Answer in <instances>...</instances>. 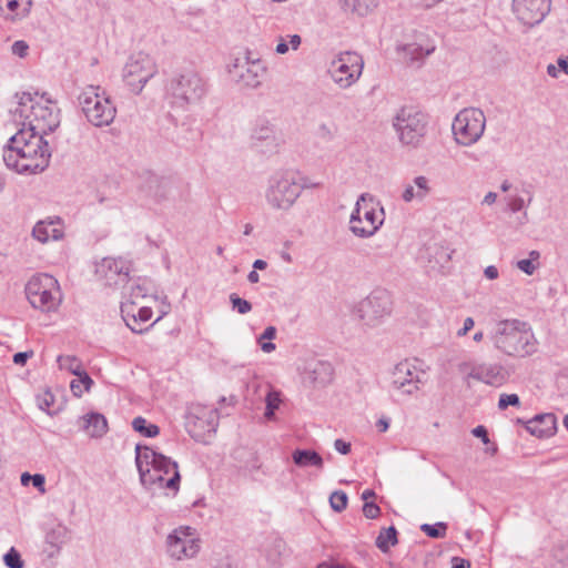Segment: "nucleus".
<instances>
[{"label":"nucleus","mask_w":568,"mask_h":568,"mask_svg":"<svg viewBox=\"0 0 568 568\" xmlns=\"http://www.w3.org/2000/svg\"><path fill=\"white\" fill-rule=\"evenodd\" d=\"M36 92L17 93V106L11 110L12 119L21 129L3 148L6 166L20 174H36L48 168L51 149L44 135L60 124L57 103Z\"/></svg>","instance_id":"obj_1"},{"label":"nucleus","mask_w":568,"mask_h":568,"mask_svg":"<svg viewBox=\"0 0 568 568\" xmlns=\"http://www.w3.org/2000/svg\"><path fill=\"white\" fill-rule=\"evenodd\" d=\"M489 339L495 349L514 358H525L538 349V341L530 324L517 318L497 322Z\"/></svg>","instance_id":"obj_2"},{"label":"nucleus","mask_w":568,"mask_h":568,"mask_svg":"<svg viewBox=\"0 0 568 568\" xmlns=\"http://www.w3.org/2000/svg\"><path fill=\"white\" fill-rule=\"evenodd\" d=\"M135 464L143 486L159 485L178 493L181 476L176 462L149 446L136 445Z\"/></svg>","instance_id":"obj_3"},{"label":"nucleus","mask_w":568,"mask_h":568,"mask_svg":"<svg viewBox=\"0 0 568 568\" xmlns=\"http://www.w3.org/2000/svg\"><path fill=\"white\" fill-rule=\"evenodd\" d=\"M78 102L85 119L94 126H108L115 118L116 108L100 85L84 87Z\"/></svg>","instance_id":"obj_4"},{"label":"nucleus","mask_w":568,"mask_h":568,"mask_svg":"<svg viewBox=\"0 0 568 568\" xmlns=\"http://www.w3.org/2000/svg\"><path fill=\"white\" fill-rule=\"evenodd\" d=\"M303 192L296 176L290 171L273 173L265 187V201L275 211H288Z\"/></svg>","instance_id":"obj_5"},{"label":"nucleus","mask_w":568,"mask_h":568,"mask_svg":"<svg viewBox=\"0 0 568 568\" xmlns=\"http://www.w3.org/2000/svg\"><path fill=\"white\" fill-rule=\"evenodd\" d=\"M168 92L172 103L184 109L199 103L205 97L207 84L199 72L189 69L170 80Z\"/></svg>","instance_id":"obj_6"},{"label":"nucleus","mask_w":568,"mask_h":568,"mask_svg":"<svg viewBox=\"0 0 568 568\" xmlns=\"http://www.w3.org/2000/svg\"><path fill=\"white\" fill-rule=\"evenodd\" d=\"M384 223V209L379 202L368 194H362L349 219V230L355 236L369 237L374 235Z\"/></svg>","instance_id":"obj_7"},{"label":"nucleus","mask_w":568,"mask_h":568,"mask_svg":"<svg viewBox=\"0 0 568 568\" xmlns=\"http://www.w3.org/2000/svg\"><path fill=\"white\" fill-rule=\"evenodd\" d=\"M26 296L33 308L47 313L55 311L62 302L58 281L45 273L34 275L28 281Z\"/></svg>","instance_id":"obj_8"},{"label":"nucleus","mask_w":568,"mask_h":568,"mask_svg":"<svg viewBox=\"0 0 568 568\" xmlns=\"http://www.w3.org/2000/svg\"><path fill=\"white\" fill-rule=\"evenodd\" d=\"M427 115L414 106H403L393 119V126L403 144L417 146L427 132Z\"/></svg>","instance_id":"obj_9"},{"label":"nucleus","mask_w":568,"mask_h":568,"mask_svg":"<svg viewBox=\"0 0 568 568\" xmlns=\"http://www.w3.org/2000/svg\"><path fill=\"white\" fill-rule=\"evenodd\" d=\"M486 128V116L478 108H465L454 118L452 132L457 144L470 146L483 136Z\"/></svg>","instance_id":"obj_10"},{"label":"nucleus","mask_w":568,"mask_h":568,"mask_svg":"<svg viewBox=\"0 0 568 568\" xmlns=\"http://www.w3.org/2000/svg\"><path fill=\"white\" fill-rule=\"evenodd\" d=\"M364 69L363 57L356 52H341L332 62L328 72L341 89H348L355 84Z\"/></svg>","instance_id":"obj_11"},{"label":"nucleus","mask_w":568,"mask_h":568,"mask_svg":"<svg viewBox=\"0 0 568 568\" xmlns=\"http://www.w3.org/2000/svg\"><path fill=\"white\" fill-rule=\"evenodd\" d=\"M219 425V412L212 406L192 404L185 416L187 433L196 440L215 433Z\"/></svg>","instance_id":"obj_12"},{"label":"nucleus","mask_w":568,"mask_h":568,"mask_svg":"<svg viewBox=\"0 0 568 568\" xmlns=\"http://www.w3.org/2000/svg\"><path fill=\"white\" fill-rule=\"evenodd\" d=\"M392 295L385 288H376L359 302L357 313L359 318L368 326H375L382 318L392 312Z\"/></svg>","instance_id":"obj_13"},{"label":"nucleus","mask_w":568,"mask_h":568,"mask_svg":"<svg viewBox=\"0 0 568 568\" xmlns=\"http://www.w3.org/2000/svg\"><path fill=\"white\" fill-rule=\"evenodd\" d=\"M156 73L153 60L143 53L132 55L123 69V80L134 93H140L146 82Z\"/></svg>","instance_id":"obj_14"},{"label":"nucleus","mask_w":568,"mask_h":568,"mask_svg":"<svg viewBox=\"0 0 568 568\" xmlns=\"http://www.w3.org/2000/svg\"><path fill=\"white\" fill-rule=\"evenodd\" d=\"M425 373L416 368L409 361L398 363L392 372V388L403 394L413 395L424 384Z\"/></svg>","instance_id":"obj_15"},{"label":"nucleus","mask_w":568,"mask_h":568,"mask_svg":"<svg viewBox=\"0 0 568 568\" xmlns=\"http://www.w3.org/2000/svg\"><path fill=\"white\" fill-rule=\"evenodd\" d=\"M551 9V0H513L517 20L529 28L541 23Z\"/></svg>","instance_id":"obj_16"},{"label":"nucleus","mask_w":568,"mask_h":568,"mask_svg":"<svg viewBox=\"0 0 568 568\" xmlns=\"http://www.w3.org/2000/svg\"><path fill=\"white\" fill-rule=\"evenodd\" d=\"M166 544L169 555L176 560L192 558L200 550V542L190 527L175 529L168 536Z\"/></svg>","instance_id":"obj_17"},{"label":"nucleus","mask_w":568,"mask_h":568,"mask_svg":"<svg viewBox=\"0 0 568 568\" xmlns=\"http://www.w3.org/2000/svg\"><path fill=\"white\" fill-rule=\"evenodd\" d=\"M435 49L433 41L424 34H418L413 42L397 44L396 52L404 63L419 68Z\"/></svg>","instance_id":"obj_18"},{"label":"nucleus","mask_w":568,"mask_h":568,"mask_svg":"<svg viewBox=\"0 0 568 568\" xmlns=\"http://www.w3.org/2000/svg\"><path fill=\"white\" fill-rule=\"evenodd\" d=\"M229 72L237 83L246 88L256 89L262 83L266 68L260 60L250 61L245 59L244 61L236 60L229 69Z\"/></svg>","instance_id":"obj_19"},{"label":"nucleus","mask_w":568,"mask_h":568,"mask_svg":"<svg viewBox=\"0 0 568 568\" xmlns=\"http://www.w3.org/2000/svg\"><path fill=\"white\" fill-rule=\"evenodd\" d=\"M467 377L479 381L489 386L500 387L508 381L509 373L500 364L483 363L474 365Z\"/></svg>","instance_id":"obj_20"},{"label":"nucleus","mask_w":568,"mask_h":568,"mask_svg":"<svg viewBox=\"0 0 568 568\" xmlns=\"http://www.w3.org/2000/svg\"><path fill=\"white\" fill-rule=\"evenodd\" d=\"M129 265L123 258L106 257L98 267V273L105 277L110 286H120L128 282Z\"/></svg>","instance_id":"obj_21"},{"label":"nucleus","mask_w":568,"mask_h":568,"mask_svg":"<svg viewBox=\"0 0 568 568\" xmlns=\"http://www.w3.org/2000/svg\"><path fill=\"white\" fill-rule=\"evenodd\" d=\"M79 427L90 438H101L108 432V422L104 415L91 412L81 416L78 420Z\"/></svg>","instance_id":"obj_22"},{"label":"nucleus","mask_w":568,"mask_h":568,"mask_svg":"<svg viewBox=\"0 0 568 568\" xmlns=\"http://www.w3.org/2000/svg\"><path fill=\"white\" fill-rule=\"evenodd\" d=\"M32 235L41 243L58 241L63 237L62 222L59 217L39 221L32 230Z\"/></svg>","instance_id":"obj_23"},{"label":"nucleus","mask_w":568,"mask_h":568,"mask_svg":"<svg viewBox=\"0 0 568 568\" xmlns=\"http://www.w3.org/2000/svg\"><path fill=\"white\" fill-rule=\"evenodd\" d=\"M251 141L254 146H266L268 151L276 148V138L273 125L266 120L256 121L251 132Z\"/></svg>","instance_id":"obj_24"},{"label":"nucleus","mask_w":568,"mask_h":568,"mask_svg":"<svg viewBox=\"0 0 568 568\" xmlns=\"http://www.w3.org/2000/svg\"><path fill=\"white\" fill-rule=\"evenodd\" d=\"M306 376L314 386L322 387L333 381L334 368L326 361H314L307 365Z\"/></svg>","instance_id":"obj_25"},{"label":"nucleus","mask_w":568,"mask_h":568,"mask_svg":"<svg viewBox=\"0 0 568 568\" xmlns=\"http://www.w3.org/2000/svg\"><path fill=\"white\" fill-rule=\"evenodd\" d=\"M557 418L554 414H540L527 422L526 429L539 438L549 437L555 434Z\"/></svg>","instance_id":"obj_26"},{"label":"nucleus","mask_w":568,"mask_h":568,"mask_svg":"<svg viewBox=\"0 0 568 568\" xmlns=\"http://www.w3.org/2000/svg\"><path fill=\"white\" fill-rule=\"evenodd\" d=\"M430 193L429 180L426 176H416L413 180V183H407L404 186L402 193V200L405 203H410L413 201L422 202L426 199V196Z\"/></svg>","instance_id":"obj_27"},{"label":"nucleus","mask_w":568,"mask_h":568,"mask_svg":"<svg viewBox=\"0 0 568 568\" xmlns=\"http://www.w3.org/2000/svg\"><path fill=\"white\" fill-rule=\"evenodd\" d=\"M292 460L298 467H316L322 469L324 466L323 457L313 449H295L292 453Z\"/></svg>","instance_id":"obj_28"},{"label":"nucleus","mask_w":568,"mask_h":568,"mask_svg":"<svg viewBox=\"0 0 568 568\" xmlns=\"http://www.w3.org/2000/svg\"><path fill=\"white\" fill-rule=\"evenodd\" d=\"M345 11L359 17L369 14L377 6L376 0H339Z\"/></svg>","instance_id":"obj_29"},{"label":"nucleus","mask_w":568,"mask_h":568,"mask_svg":"<svg viewBox=\"0 0 568 568\" xmlns=\"http://www.w3.org/2000/svg\"><path fill=\"white\" fill-rule=\"evenodd\" d=\"M376 547L382 552H388L390 547L396 546L398 544L397 530L394 526L388 528H383L377 538H376Z\"/></svg>","instance_id":"obj_30"},{"label":"nucleus","mask_w":568,"mask_h":568,"mask_svg":"<svg viewBox=\"0 0 568 568\" xmlns=\"http://www.w3.org/2000/svg\"><path fill=\"white\" fill-rule=\"evenodd\" d=\"M152 310L150 307H140L138 314H133L130 318H125L128 327L133 333H143L144 329L141 327V323H146L152 317Z\"/></svg>","instance_id":"obj_31"},{"label":"nucleus","mask_w":568,"mask_h":568,"mask_svg":"<svg viewBox=\"0 0 568 568\" xmlns=\"http://www.w3.org/2000/svg\"><path fill=\"white\" fill-rule=\"evenodd\" d=\"M78 378L71 381L70 388L74 396L81 397L83 392H89L93 381L90 375L83 369L79 374H75Z\"/></svg>","instance_id":"obj_32"},{"label":"nucleus","mask_w":568,"mask_h":568,"mask_svg":"<svg viewBox=\"0 0 568 568\" xmlns=\"http://www.w3.org/2000/svg\"><path fill=\"white\" fill-rule=\"evenodd\" d=\"M69 539L70 531L63 525H58L51 529L45 537L47 542L57 548H60L62 545L67 544Z\"/></svg>","instance_id":"obj_33"},{"label":"nucleus","mask_w":568,"mask_h":568,"mask_svg":"<svg viewBox=\"0 0 568 568\" xmlns=\"http://www.w3.org/2000/svg\"><path fill=\"white\" fill-rule=\"evenodd\" d=\"M19 0H0V16L4 20L16 22L19 20Z\"/></svg>","instance_id":"obj_34"},{"label":"nucleus","mask_w":568,"mask_h":568,"mask_svg":"<svg viewBox=\"0 0 568 568\" xmlns=\"http://www.w3.org/2000/svg\"><path fill=\"white\" fill-rule=\"evenodd\" d=\"M132 428L149 438L155 437L160 433V428L155 424L148 423V420L141 416L132 420Z\"/></svg>","instance_id":"obj_35"},{"label":"nucleus","mask_w":568,"mask_h":568,"mask_svg":"<svg viewBox=\"0 0 568 568\" xmlns=\"http://www.w3.org/2000/svg\"><path fill=\"white\" fill-rule=\"evenodd\" d=\"M57 362L61 369H65L73 375L84 369L81 361L73 355H59Z\"/></svg>","instance_id":"obj_36"},{"label":"nucleus","mask_w":568,"mask_h":568,"mask_svg":"<svg viewBox=\"0 0 568 568\" xmlns=\"http://www.w3.org/2000/svg\"><path fill=\"white\" fill-rule=\"evenodd\" d=\"M540 257V253L538 251H530L529 258L519 260L516 263V266L527 275H532L538 267V264H535Z\"/></svg>","instance_id":"obj_37"},{"label":"nucleus","mask_w":568,"mask_h":568,"mask_svg":"<svg viewBox=\"0 0 568 568\" xmlns=\"http://www.w3.org/2000/svg\"><path fill=\"white\" fill-rule=\"evenodd\" d=\"M420 530L430 538H444L447 531V524L439 521L434 525L423 524Z\"/></svg>","instance_id":"obj_38"},{"label":"nucleus","mask_w":568,"mask_h":568,"mask_svg":"<svg viewBox=\"0 0 568 568\" xmlns=\"http://www.w3.org/2000/svg\"><path fill=\"white\" fill-rule=\"evenodd\" d=\"M266 409H265V418L273 419L275 415V410L278 408L281 404L280 393L275 390H270L265 397Z\"/></svg>","instance_id":"obj_39"},{"label":"nucleus","mask_w":568,"mask_h":568,"mask_svg":"<svg viewBox=\"0 0 568 568\" xmlns=\"http://www.w3.org/2000/svg\"><path fill=\"white\" fill-rule=\"evenodd\" d=\"M347 495L343 490L333 491L329 496V505L333 510L341 513L347 506Z\"/></svg>","instance_id":"obj_40"},{"label":"nucleus","mask_w":568,"mask_h":568,"mask_svg":"<svg viewBox=\"0 0 568 568\" xmlns=\"http://www.w3.org/2000/svg\"><path fill=\"white\" fill-rule=\"evenodd\" d=\"M4 565L8 568H23L24 562L21 559L20 552L16 548H10V550L3 556Z\"/></svg>","instance_id":"obj_41"},{"label":"nucleus","mask_w":568,"mask_h":568,"mask_svg":"<svg viewBox=\"0 0 568 568\" xmlns=\"http://www.w3.org/2000/svg\"><path fill=\"white\" fill-rule=\"evenodd\" d=\"M230 302L232 303V307L236 310L240 314L244 315L252 311V304L241 298L237 294L232 293L230 295Z\"/></svg>","instance_id":"obj_42"},{"label":"nucleus","mask_w":568,"mask_h":568,"mask_svg":"<svg viewBox=\"0 0 568 568\" xmlns=\"http://www.w3.org/2000/svg\"><path fill=\"white\" fill-rule=\"evenodd\" d=\"M520 400L517 394H501L498 400V408L506 409L508 406H519Z\"/></svg>","instance_id":"obj_43"},{"label":"nucleus","mask_w":568,"mask_h":568,"mask_svg":"<svg viewBox=\"0 0 568 568\" xmlns=\"http://www.w3.org/2000/svg\"><path fill=\"white\" fill-rule=\"evenodd\" d=\"M37 400L40 409L49 412L50 407L54 404V395L50 390H45L38 395Z\"/></svg>","instance_id":"obj_44"},{"label":"nucleus","mask_w":568,"mask_h":568,"mask_svg":"<svg viewBox=\"0 0 568 568\" xmlns=\"http://www.w3.org/2000/svg\"><path fill=\"white\" fill-rule=\"evenodd\" d=\"M363 514L368 519H375L381 514V508L373 501H366L363 506Z\"/></svg>","instance_id":"obj_45"},{"label":"nucleus","mask_w":568,"mask_h":568,"mask_svg":"<svg viewBox=\"0 0 568 568\" xmlns=\"http://www.w3.org/2000/svg\"><path fill=\"white\" fill-rule=\"evenodd\" d=\"M525 205V200L521 196L513 195L508 197V207L513 213L521 211Z\"/></svg>","instance_id":"obj_46"},{"label":"nucleus","mask_w":568,"mask_h":568,"mask_svg":"<svg viewBox=\"0 0 568 568\" xmlns=\"http://www.w3.org/2000/svg\"><path fill=\"white\" fill-rule=\"evenodd\" d=\"M11 50L14 55L24 58L28 54L29 45L27 44L26 41L18 40L13 42Z\"/></svg>","instance_id":"obj_47"},{"label":"nucleus","mask_w":568,"mask_h":568,"mask_svg":"<svg viewBox=\"0 0 568 568\" xmlns=\"http://www.w3.org/2000/svg\"><path fill=\"white\" fill-rule=\"evenodd\" d=\"M32 485L40 491L45 493V478L42 474H34L31 477Z\"/></svg>","instance_id":"obj_48"},{"label":"nucleus","mask_w":568,"mask_h":568,"mask_svg":"<svg viewBox=\"0 0 568 568\" xmlns=\"http://www.w3.org/2000/svg\"><path fill=\"white\" fill-rule=\"evenodd\" d=\"M471 434H473L475 437L480 438V439H481V442H483L484 444H489L488 432H487V429L485 428V426L479 425V426L475 427V428L471 430Z\"/></svg>","instance_id":"obj_49"},{"label":"nucleus","mask_w":568,"mask_h":568,"mask_svg":"<svg viewBox=\"0 0 568 568\" xmlns=\"http://www.w3.org/2000/svg\"><path fill=\"white\" fill-rule=\"evenodd\" d=\"M318 135L324 140H332L335 135V130L327 124H321L318 128Z\"/></svg>","instance_id":"obj_50"},{"label":"nucleus","mask_w":568,"mask_h":568,"mask_svg":"<svg viewBox=\"0 0 568 568\" xmlns=\"http://www.w3.org/2000/svg\"><path fill=\"white\" fill-rule=\"evenodd\" d=\"M33 356V352H19L13 355V363L17 365H24L27 361Z\"/></svg>","instance_id":"obj_51"},{"label":"nucleus","mask_w":568,"mask_h":568,"mask_svg":"<svg viewBox=\"0 0 568 568\" xmlns=\"http://www.w3.org/2000/svg\"><path fill=\"white\" fill-rule=\"evenodd\" d=\"M334 448L342 455H347L351 452V443L343 439H335Z\"/></svg>","instance_id":"obj_52"},{"label":"nucleus","mask_w":568,"mask_h":568,"mask_svg":"<svg viewBox=\"0 0 568 568\" xmlns=\"http://www.w3.org/2000/svg\"><path fill=\"white\" fill-rule=\"evenodd\" d=\"M475 325V322L473 320V317H466L464 320V325L460 329H458L457 332V336L462 337V336H465L467 335V333L474 327Z\"/></svg>","instance_id":"obj_53"},{"label":"nucleus","mask_w":568,"mask_h":568,"mask_svg":"<svg viewBox=\"0 0 568 568\" xmlns=\"http://www.w3.org/2000/svg\"><path fill=\"white\" fill-rule=\"evenodd\" d=\"M276 336V328L274 326H267L263 334L261 335L258 342H261L262 339H268V341H272L273 338H275Z\"/></svg>","instance_id":"obj_54"},{"label":"nucleus","mask_w":568,"mask_h":568,"mask_svg":"<svg viewBox=\"0 0 568 568\" xmlns=\"http://www.w3.org/2000/svg\"><path fill=\"white\" fill-rule=\"evenodd\" d=\"M484 275L488 278V280H496L498 278L499 276V272H498V268L494 265H489L487 266L485 270H484Z\"/></svg>","instance_id":"obj_55"},{"label":"nucleus","mask_w":568,"mask_h":568,"mask_svg":"<svg viewBox=\"0 0 568 568\" xmlns=\"http://www.w3.org/2000/svg\"><path fill=\"white\" fill-rule=\"evenodd\" d=\"M32 7V0H27L24 7L19 9V20L27 18L30 14Z\"/></svg>","instance_id":"obj_56"},{"label":"nucleus","mask_w":568,"mask_h":568,"mask_svg":"<svg viewBox=\"0 0 568 568\" xmlns=\"http://www.w3.org/2000/svg\"><path fill=\"white\" fill-rule=\"evenodd\" d=\"M470 567V564L468 560L466 559H463V558H458V557H454L453 558V566L452 568H469Z\"/></svg>","instance_id":"obj_57"},{"label":"nucleus","mask_w":568,"mask_h":568,"mask_svg":"<svg viewBox=\"0 0 568 568\" xmlns=\"http://www.w3.org/2000/svg\"><path fill=\"white\" fill-rule=\"evenodd\" d=\"M288 52V43L284 38H280V42L276 45V53L278 54H285Z\"/></svg>","instance_id":"obj_58"},{"label":"nucleus","mask_w":568,"mask_h":568,"mask_svg":"<svg viewBox=\"0 0 568 568\" xmlns=\"http://www.w3.org/2000/svg\"><path fill=\"white\" fill-rule=\"evenodd\" d=\"M559 71L568 75V57H561L557 60Z\"/></svg>","instance_id":"obj_59"},{"label":"nucleus","mask_w":568,"mask_h":568,"mask_svg":"<svg viewBox=\"0 0 568 568\" xmlns=\"http://www.w3.org/2000/svg\"><path fill=\"white\" fill-rule=\"evenodd\" d=\"M376 427L381 433H385L389 427V420L385 417H382L377 420Z\"/></svg>","instance_id":"obj_60"},{"label":"nucleus","mask_w":568,"mask_h":568,"mask_svg":"<svg viewBox=\"0 0 568 568\" xmlns=\"http://www.w3.org/2000/svg\"><path fill=\"white\" fill-rule=\"evenodd\" d=\"M288 42L293 50H296L301 44V37L298 34L288 36Z\"/></svg>","instance_id":"obj_61"},{"label":"nucleus","mask_w":568,"mask_h":568,"mask_svg":"<svg viewBox=\"0 0 568 568\" xmlns=\"http://www.w3.org/2000/svg\"><path fill=\"white\" fill-rule=\"evenodd\" d=\"M496 200H497V194L495 192H488L485 195L483 203L491 205L496 202Z\"/></svg>","instance_id":"obj_62"},{"label":"nucleus","mask_w":568,"mask_h":568,"mask_svg":"<svg viewBox=\"0 0 568 568\" xmlns=\"http://www.w3.org/2000/svg\"><path fill=\"white\" fill-rule=\"evenodd\" d=\"M260 345H261V349L264 352V353H271L275 349V344L272 343V342H260Z\"/></svg>","instance_id":"obj_63"},{"label":"nucleus","mask_w":568,"mask_h":568,"mask_svg":"<svg viewBox=\"0 0 568 568\" xmlns=\"http://www.w3.org/2000/svg\"><path fill=\"white\" fill-rule=\"evenodd\" d=\"M317 568H344L342 565L339 564H328V562H321L320 565H317Z\"/></svg>","instance_id":"obj_64"}]
</instances>
